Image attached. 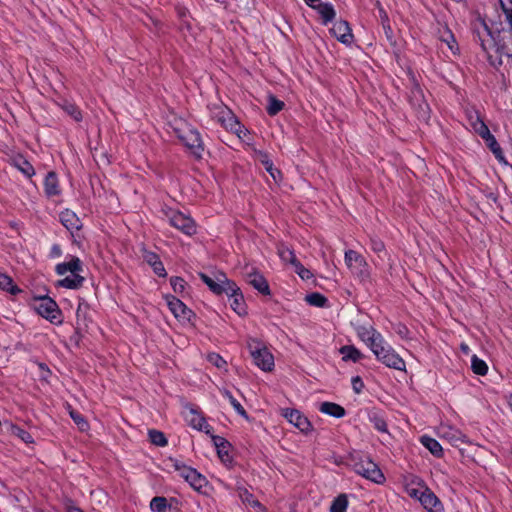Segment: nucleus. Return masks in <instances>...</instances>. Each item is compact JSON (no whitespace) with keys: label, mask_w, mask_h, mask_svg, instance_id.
<instances>
[{"label":"nucleus","mask_w":512,"mask_h":512,"mask_svg":"<svg viewBox=\"0 0 512 512\" xmlns=\"http://www.w3.org/2000/svg\"><path fill=\"white\" fill-rule=\"evenodd\" d=\"M371 351L374 353L377 360L382 362L385 366L400 371L405 370V361L385 342L384 338H382Z\"/></svg>","instance_id":"obj_1"},{"label":"nucleus","mask_w":512,"mask_h":512,"mask_svg":"<svg viewBox=\"0 0 512 512\" xmlns=\"http://www.w3.org/2000/svg\"><path fill=\"white\" fill-rule=\"evenodd\" d=\"M354 471L363 476L364 478L377 483L382 484L385 481V476L378 467L368 456L360 457L353 464Z\"/></svg>","instance_id":"obj_2"},{"label":"nucleus","mask_w":512,"mask_h":512,"mask_svg":"<svg viewBox=\"0 0 512 512\" xmlns=\"http://www.w3.org/2000/svg\"><path fill=\"white\" fill-rule=\"evenodd\" d=\"M176 133L181 142L196 158H202L204 145L201 135L196 129L192 127H186L185 129H176Z\"/></svg>","instance_id":"obj_3"},{"label":"nucleus","mask_w":512,"mask_h":512,"mask_svg":"<svg viewBox=\"0 0 512 512\" xmlns=\"http://www.w3.org/2000/svg\"><path fill=\"white\" fill-rule=\"evenodd\" d=\"M254 364L263 371H271L274 367V357L272 353L262 346L260 342L252 340L248 343Z\"/></svg>","instance_id":"obj_4"},{"label":"nucleus","mask_w":512,"mask_h":512,"mask_svg":"<svg viewBox=\"0 0 512 512\" xmlns=\"http://www.w3.org/2000/svg\"><path fill=\"white\" fill-rule=\"evenodd\" d=\"M199 277L216 295H229V291L234 292V289H236V283L229 280L224 273H217L215 278L205 273H199Z\"/></svg>","instance_id":"obj_5"},{"label":"nucleus","mask_w":512,"mask_h":512,"mask_svg":"<svg viewBox=\"0 0 512 512\" xmlns=\"http://www.w3.org/2000/svg\"><path fill=\"white\" fill-rule=\"evenodd\" d=\"M36 312L50 321L53 324H61L62 323V312L59 309L57 303L50 297L45 296L39 298V300L35 304Z\"/></svg>","instance_id":"obj_6"},{"label":"nucleus","mask_w":512,"mask_h":512,"mask_svg":"<svg viewBox=\"0 0 512 512\" xmlns=\"http://www.w3.org/2000/svg\"><path fill=\"white\" fill-rule=\"evenodd\" d=\"M167 217L169 219L170 225L182 233L189 236L196 233V225L194 220L184 213L171 210L169 213H167Z\"/></svg>","instance_id":"obj_7"},{"label":"nucleus","mask_w":512,"mask_h":512,"mask_svg":"<svg viewBox=\"0 0 512 512\" xmlns=\"http://www.w3.org/2000/svg\"><path fill=\"white\" fill-rule=\"evenodd\" d=\"M174 467L176 471L179 472V475L196 491H201L207 485L206 477L200 474L196 469L178 463H175Z\"/></svg>","instance_id":"obj_8"},{"label":"nucleus","mask_w":512,"mask_h":512,"mask_svg":"<svg viewBox=\"0 0 512 512\" xmlns=\"http://www.w3.org/2000/svg\"><path fill=\"white\" fill-rule=\"evenodd\" d=\"M345 263L350 271L359 277L367 276V262L364 257L354 250L345 252Z\"/></svg>","instance_id":"obj_9"},{"label":"nucleus","mask_w":512,"mask_h":512,"mask_svg":"<svg viewBox=\"0 0 512 512\" xmlns=\"http://www.w3.org/2000/svg\"><path fill=\"white\" fill-rule=\"evenodd\" d=\"M167 305L173 315L181 321H191L192 317H195L194 312L189 309L180 299L173 295L165 297Z\"/></svg>","instance_id":"obj_10"},{"label":"nucleus","mask_w":512,"mask_h":512,"mask_svg":"<svg viewBox=\"0 0 512 512\" xmlns=\"http://www.w3.org/2000/svg\"><path fill=\"white\" fill-rule=\"evenodd\" d=\"M356 333L358 337L365 342L370 349L381 341L382 335L371 325H357Z\"/></svg>","instance_id":"obj_11"},{"label":"nucleus","mask_w":512,"mask_h":512,"mask_svg":"<svg viewBox=\"0 0 512 512\" xmlns=\"http://www.w3.org/2000/svg\"><path fill=\"white\" fill-rule=\"evenodd\" d=\"M218 122L226 129L240 137L241 124L227 108H221L217 114Z\"/></svg>","instance_id":"obj_12"},{"label":"nucleus","mask_w":512,"mask_h":512,"mask_svg":"<svg viewBox=\"0 0 512 512\" xmlns=\"http://www.w3.org/2000/svg\"><path fill=\"white\" fill-rule=\"evenodd\" d=\"M283 416L305 434L312 429V425L309 420L296 409H285Z\"/></svg>","instance_id":"obj_13"},{"label":"nucleus","mask_w":512,"mask_h":512,"mask_svg":"<svg viewBox=\"0 0 512 512\" xmlns=\"http://www.w3.org/2000/svg\"><path fill=\"white\" fill-rule=\"evenodd\" d=\"M330 32L343 44L349 45L353 41L352 30L349 23L345 20L336 21Z\"/></svg>","instance_id":"obj_14"},{"label":"nucleus","mask_w":512,"mask_h":512,"mask_svg":"<svg viewBox=\"0 0 512 512\" xmlns=\"http://www.w3.org/2000/svg\"><path fill=\"white\" fill-rule=\"evenodd\" d=\"M187 421L189 422L190 426H192L194 429H197L208 435H210L213 432L212 427L207 423L205 417L194 408H190L189 413L187 415Z\"/></svg>","instance_id":"obj_15"},{"label":"nucleus","mask_w":512,"mask_h":512,"mask_svg":"<svg viewBox=\"0 0 512 512\" xmlns=\"http://www.w3.org/2000/svg\"><path fill=\"white\" fill-rule=\"evenodd\" d=\"M441 436L455 447H460L462 444L469 442L465 434L450 426L441 429Z\"/></svg>","instance_id":"obj_16"},{"label":"nucleus","mask_w":512,"mask_h":512,"mask_svg":"<svg viewBox=\"0 0 512 512\" xmlns=\"http://www.w3.org/2000/svg\"><path fill=\"white\" fill-rule=\"evenodd\" d=\"M44 192L48 198L59 196L61 194L59 180L57 174L54 171L48 172L45 177Z\"/></svg>","instance_id":"obj_17"},{"label":"nucleus","mask_w":512,"mask_h":512,"mask_svg":"<svg viewBox=\"0 0 512 512\" xmlns=\"http://www.w3.org/2000/svg\"><path fill=\"white\" fill-rule=\"evenodd\" d=\"M247 282L263 295H270V288L264 276L258 272L248 273Z\"/></svg>","instance_id":"obj_18"},{"label":"nucleus","mask_w":512,"mask_h":512,"mask_svg":"<svg viewBox=\"0 0 512 512\" xmlns=\"http://www.w3.org/2000/svg\"><path fill=\"white\" fill-rule=\"evenodd\" d=\"M143 258H144L145 262L152 267V269L156 275H158L159 277L167 276L165 267H164L162 261L160 260L159 256L156 253L151 252V251H145L143 254Z\"/></svg>","instance_id":"obj_19"},{"label":"nucleus","mask_w":512,"mask_h":512,"mask_svg":"<svg viewBox=\"0 0 512 512\" xmlns=\"http://www.w3.org/2000/svg\"><path fill=\"white\" fill-rule=\"evenodd\" d=\"M420 503L429 512H440L442 506L437 496L427 488L424 494H420Z\"/></svg>","instance_id":"obj_20"},{"label":"nucleus","mask_w":512,"mask_h":512,"mask_svg":"<svg viewBox=\"0 0 512 512\" xmlns=\"http://www.w3.org/2000/svg\"><path fill=\"white\" fill-rule=\"evenodd\" d=\"M82 270V262L76 256L71 257L70 261L68 262L57 264L55 267V271L58 275H64L67 272H70L71 274L77 273L81 272Z\"/></svg>","instance_id":"obj_21"},{"label":"nucleus","mask_w":512,"mask_h":512,"mask_svg":"<svg viewBox=\"0 0 512 512\" xmlns=\"http://www.w3.org/2000/svg\"><path fill=\"white\" fill-rule=\"evenodd\" d=\"M59 218L63 226H65L69 231L79 230L82 226L78 216L69 209L62 211Z\"/></svg>","instance_id":"obj_22"},{"label":"nucleus","mask_w":512,"mask_h":512,"mask_svg":"<svg viewBox=\"0 0 512 512\" xmlns=\"http://www.w3.org/2000/svg\"><path fill=\"white\" fill-rule=\"evenodd\" d=\"M12 165L27 178L35 175V169L32 164L20 154L12 158Z\"/></svg>","instance_id":"obj_23"},{"label":"nucleus","mask_w":512,"mask_h":512,"mask_svg":"<svg viewBox=\"0 0 512 512\" xmlns=\"http://www.w3.org/2000/svg\"><path fill=\"white\" fill-rule=\"evenodd\" d=\"M312 8L319 13V15L322 18V23L324 25H327L336 16L335 9H334L333 5L330 3H321L319 1L318 3H315V7H312Z\"/></svg>","instance_id":"obj_24"},{"label":"nucleus","mask_w":512,"mask_h":512,"mask_svg":"<svg viewBox=\"0 0 512 512\" xmlns=\"http://www.w3.org/2000/svg\"><path fill=\"white\" fill-rule=\"evenodd\" d=\"M235 291H229V298L231 300V308L238 314L242 315L246 313L244 298L242 293L240 292V288L236 285Z\"/></svg>","instance_id":"obj_25"},{"label":"nucleus","mask_w":512,"mask_h":512,"mask_svg":"<svg viewBox=\"0 0 512 512\" xmlns=\"http://www.w3.org/2000/svg\"><path fill=\"white\" fill-rule=\"evenodd\" d=\"M79 273L80 272L72 273L71 275L57 281V286L64 287L67 289L80 288L83 285L85 278L81 276Z\"/></svg>","instance_id":"obj_26"},{"label":"nucleus","mask_w":512,"mask_h":512,"mask_svg":"<svg viewBox=\"0 0 512 512\" xmlns=\"http://www.w3.org/2000/svg\"><path fill=\"white\" fill-rule=\"evenodd\" d=\"M319 411L335 418H342L346 414L345 409L334 402H322L319 406Z\"/></svg>","instance_id":"obj_27"},{"label":"nucleus","mask_w":512,"mask_h":512,"mask_svg":"<svg viewBox=\"0 0 512 512\" xmlns=\"http://www.w3.org/2000/svg\"><path fill=\"white\" fill-rule=\"evenodd\" d=\"M343 361H352L354 363L360 361L364 355L353 345L342 346L339 350Z\"/></svg>","instance_id":"obj_28"},{"label":"nucleus","mask_w":512,"mask_h":512,"mask_svg":"<svg viewBox=\"0 0 512 512\" xmlns=\"http://www.w3.org/2000/svg\"><path fill=\"white\" fill-rule=\"evenodd\" d=\"M420 442L425 448H427L431 452V454H433L436 457H442L443 449L436 439L424 435L421 437Z\"/></svg>","instance_id":"obj_29"},{"label":"nucleus","mask_w":512,"mask_h":512,"mask_svg":"<svg viewBox=\"0 0 512 512\" xmlns=\"http://www.w3.org/2000/svg\"><path fill=\"white\" fill-rule=\"evenodd\" d=\"M482 26V33L480 31H477V37H478V41L480 43V46L482 48L483 51H488L490 49V47L492 46V37H491V32L488 28V26L486 25V23H482L481 24Z\"/></svg>","instance_id":"obj_30"},{"label":"nucleus","mask_w":512,"mask_h":512,"mask_svg":"<svg viewBox=\"0 0 512 512\" xmlns=\"http://www.w3.org/2000/svg\"><path fill=\"white\" fill-rule=\"evenodd\" d=\"M210 435L212 437L214 445L217 448L219 457L222 460H224V457L229 456L230 443L225 438H223L221 436H216V435H213L212 433Z\"/></svg>","instance_id":"obj_31"},{"label":"nucleus","mask_w":512,"mask_h":512,"mask_svg":"<svg viewBox=\"0 0 512 512\" xmlns=\"http://www.w3.org/2000/svg\"><path fill=\"white\" fill-rule=\"evenodd\" d=\"M221 394L226 398L228 399V401L230 402V404L232 405V407L234 408V410L241 416H243L244 418H248V415H247V412L246 410L244 409V407L240 404V402L232 395V393L227 390V389H223L221 390Z\"/></svg>","instance_id":"obj_32"},{"label":"nucleus","mask_w":512,"mask_h":512,"mask_svg":"<svg viewBox=\"0 0 512 512\" xmlns=\"http://www.w3.org/2000/svg\"><path fill=\"white\" fill-rule=\"evenodd\" d=\"M238 496L242 500L243 503H246L252 507L261 508L260 502L255 499L252 493H250L245 487L237 488Z\"/></svg>","instance_id":"obj_33"},{"label":"nucleus","mask_w":512,"mask_h":512,"mask_svg":"<svg viewBox=\"0 0 512 512\" xmlns=\"http://www.w3.org/2000/svg\"><path fill=\"white\" fill-rule=\"evenodd\" d=\"M471 369L475 374L480 376H484L488 372L486 362L480 359L477 355H473L471 358Z\"/></svg>","instance_id":"obj_34"},{"label":"nucleus","mask_w":512,"mask_h":512,"mask_svg":"<svg viewBox=\"0 0 512 512\" xmlns=\"http://www.w3.org/2000/svg\"><path fill=\"white\" fill-rule=\"evenodd\" d=\"M284 102L277 99L273 95H269L268 97V106H267V113L270 116H275L278 114L283 108H284Z\"/></svg>","instance_id":"obj_35"},{"label":"nucleus","mask_w":512,"mask_h":512,"mask_svg":"<svg viewBox=\"0 0 512 512\" xmlns=\"http://www.w3.org/2000/svg\"><path fill=\"white\" fill-rule=\"evenodd\" d=\"M168 507V500L163 496H156L150 501V509L153 512H166Z\"/></svg>","instance_id":"obj_36"},{"label":"nucleus","mask_w":512,"mask_h":512,"mask_svg":"<svg viewBox=\"0 0 512 512\" xmlns=\"http://www.w3.org/2000/svg\"><path fill=\"white\" fill-rule=\"evenodd\" d=\"M348 507V499L345 494H340L337 496L331 506H330V512H346Z\"/></svg>","instance_id":"obj_37"},{"label":"nucleus","mask_w":512,"mask_h":512,"mask_svg":"<svg viewBox=\"0 0 512 512\" xmlns=\"http://www.w3.org/2000/svg\"><path fill=\"white\" fill-rule=\"evenodd\" d=\"M0 288L11 294H16L20 291L19 288L13 284L12 278L3 273H0Z\"/></svg>","instance_id":"obj_38"},{"label":"nucleus","mask_w":512,"mask_h":512,"mask_svg":"<svg viewBox=\"0 0 512 512\" xmlns=\"http://www.w3.org/2000/svg\"><path fill=\"white\" fill-rule=\"evenodd\" d=\"M306 302L315 307H324L327 303V298L318 292H313L305 297Z\"/></svg>","instance_id":"obj_39"},{"label":"nucleus","mask_w":512,"mask_h":512,"mask_svg":"<svg viewBox=\"0 0 512 512\" xmlns=\"http://www.w3.org/2000/svg\"><path fill=\"white\" fill-rule=\"evenodd\" d=\"M263 159L261 160L267 172L271 175L275 182L281 180V172L273 166L271 160L268 159L266 154H262Z\"/></svg>","instance_id":"obj_40"},{"label":"nucleus","mask_w":512,"mask_h":512,"mask_svg":"<svg viewBox=\"0 0 512 512\" xmlns=\"http://www.w3.org/2000/svg\"><path fill=\"white\" fill-rule=\"evenodd\" d=\"M61 107L75 121L79 122L82 120V113H81L80 109L74 103L65 101Z\"/></svg>","instance_id":"obj_41"},{"label":"nucleus","mask_w":512,"mask_h":512,"mask_svg":"<svg viewBox=\"0 0 512 512\" xmlns=\"http://www.w3.org/2000/svg\"><path fill=\"white\" fill-rule=\"evenodd\" d=\"M278 254L280 256V258L284 261V262H287V263H290L292 264L293 266L299 261L297 258H296V255L294 253L293 250H291L290 248L288 247H280L278 249Z\"/></svg>","instance_id":"obj_42"},{"label":"nucleus","mask_w":512,"mask_h":512,"mask_svg":"<svg viewBox=\"0 0 512 512\" xmlns=\"http://www.w3.org/2000/svg\"><path fill=\"white\" fill-rule=\"evenodd\" d=\"M369 420L376 430L379 432H387V423L381 415L378 413H371L369 415Z\"/></svg>","instance_id":"obj_43"},{"label":"nucleus","mask_w":512,"mask_h":512,"mask_svg":"<svg viewBox=\"0 0 512 512\" xmlns=\"http://www.w3.org/2000/svg\"><path fill=\"white\" fill-rule=\"evenodd\" d=\"M149 438H150V441L157 446L164 447L167 445V439L161 431L150 430Z\"/></svg>","instance_id":"obj_44"},{"label":"nucleus","mask_w":512,"mask_h":512,"mask_svg":"<svg viewBox=\"0 0 512 512\" xmlns=\"http://www.w3.org/2000/svg\"><path fill=\"white\" fill-rule=\"evenodd\" d=\"M441 40L445 42L448 46V48L452 51V53L456 54L458 51V44L456 42V39L452 32L450 30H447L442 36Z\"/></svg>","instance_id":"obj_45"},{"label":"nucleus","mask_w":512,"mask_h":512,"mask_svg":"<svg viewBox=\"0 0 512 512\" xmlns=\"http://www.w3.org/2000/svg\"><path fill=\"white\" fill-rule=\"evenodd\" d=\"M475 132L484 140L487 136L491 134L487 125L477 117V120L472 124Z\"/></svg>","instance_id":"obj_46"},{"label":"nucleus","mask_w":512,"mask_h":512,"mask_svg":"<svg viewBox=\"0 0 512 512\" xmlns=\"http://www.w3.org/2000/svg\"><path fill=\"white\" fill-rule=\"evenodd\" d=\"M207 361L219 369L225 368L227 365L223 357L214 352L207 355Z\"/></svg>","instance_id":"obj_47"},{"label":"nucleus","mask_w":512,"mask_h":512,"mask_svg":"<svg viewBox=\"0 0 512 512\" xmlns=\"http://www.w3.org/2000/svg\"><path fill=\"white\" fill-rule=\"evenodd\" d=\"M70 416L81 431L88 429L89 425L85 418L77 411H70Z\"/></svg>","instance_id":"obj_48"},{"label":"nucleus","mask_w":512,"mask_h":512,"mask_svg":"<svg viewBox=\"0 0 512 512\" xmlns=\"http://www.w3.org/2000/svg\"><path fill=\"white\" fill-rule=\"evenodd\" d=\"M170 284L175 293L182 294L185 290L186 282L181 277H171Z\"/></svg>","instance_id":"obj_49"},{"label":"nucleus","mask_w":512,"mask_h":512,"mask_svg":"<svg viewBox=\"0 0 512 512\" xmlns=\"http://www.w3.org/2000/svg\"><path fill=\"white\" fill-rule=\"evenodd\" d=\"M295 272L299 275L300 278H302L303 280H308L312 277V273L310 272V270H308L307 268H305L301 263L300 261H298L295 265Z\"/></svg>","instance_id":"obj_50"},{"label":"nucleus","mask_w":512,"mask_h":512,"mask_svg":"<svg viewBox=\"0 0 512 512\" xmlns=\"http://www.w3.org/2000/svg\"><path fill=\"white\" fill-rule=\"evenodd\" d=\"M13 433L25 443L33 442L31 434L20 427H13Z\"/></svg>","instance_id":"obj_51"},{"label":"nucleus","mask_w":512,"mask_h":512,"mask_svg":"<svg viewBox=\"0 0 512 512\" xmlns=\"http://www.w3.org/2000/svg\"><path fill=\"white\" fill-rule=\"evenodd\" d=\"M487 147L491 150V152H495L496 149L500 148L499 143L497 142L496 138L490 134L484 139Z\"/></svg>","instance_id":"obj_52"},{"label":"nucleus","mask_w":512,"mask_h":512,"mask_svg":"<svg viewBox=\"0 0 512 512\" xmlns=\"http://www.w3.org/2000/svg\"><path fill=\"white\" fill-rule=\"evenodd\" d=\"M351 383H352L353 390L357 394H359L363 390V388H364V382H363V380L361 379L360 376L353 377L352 380H351Z\"/></svg>","instance_id":"obj_53"},{"label":"nucleus","mask_w":512,"mask_h":512,"mask_svg":"<svg viewBox=\"0 0 512 512\" xmlns=\"http://www.w3.org/2000/svg\"><path fill=\"white\" fill-rule=\"evenodd\" d=\"M406 491L410 497L418 499V500H420V494L425 493V489L421 490V489H417V488H407Z\"/></svg>","instance_id":"obj_54"},{"label":"nucleus","mask_w":512,"mask_h":512,"mask_svg":"<svg viewBox=\"0 0 512 512\" xmlns=\"http://www.w3.org/2000/svg\"><path fill=\"white\" fill-rule=\"evenodd\" d=\"M492 153L494 154L495 158L498 160L499 163L507 165V161L501 147L496 149V151Z\"/></svg>","instance_id":"obj_55"},{"label":"nucleus","mask_w":512,"mask_h":512,"mask_svg":"<svg viewBox=\"0 0 512 512\" xmlns=\"http://www.w3.org/2000/svg\"><path fill=\"white\" fill-rule=\"evenodd\" d=\"M372 249L375 252H382L384 250V243L381 240L372 239L371 240Z\"/></svg>","instance_id":"obj_56"},{"label":"nucleus","mask_w":512,"mask_h":512,"mask_svg":"<svg viewBox=\"0 0 512 512\" xmlns=\"http://www.w3.org/2000/svg\"><path fill=\"white\" fill-rule=\"evenodd\" d=\"M382 27H383V30H384L387 40L392 43L394 35H393V30L390 26V23H386Z\"/></svg>","instance_id":"obj_57"},{"label":"nucleus","mask_w":512,"mask_h":512,"mask_svg":"<svg viewBox=\"0 0 512 512\" xmlns=\"http://www.w3.org/2000/svg\"><path fill=\"white\" fill-rule=\"evenodd\" d=\"M62 255V249L60 247V245L58 244H54L52 247H51V250H50V256L52 258H56V257H60Z\"/></svg>","instance_id":"obj_58"},{"label":"nucleus","mask_w":512,"mask_h":512,"mask_svg":"<svg viewBox=\"0 0 512 512\" xmlns=\"http://www.w3.org/2000/svg\"><path fill=\"white\" fill-rule=\"evenodd\" d=\"M379 16L382 26L385 25L386 23H390L388 15L382 7L379 8Z\"/></svg>","instance_id":"obj_59"},{"label":"nucleus","mask_w":512,"mask_h":512,"mask_svg":"<svg viewBox=\"0 0 512 512\" xmlns=\"http://www.w3.org/2000/svg\"><path fill=\"white\" fill-rule=\"evenodd\" d=\"M305 3L309 6V7H315V3H318L319 0H304Z\"/></svg>","instance_id":"obj_60"},{"label":"nucleus","mask_w":512,"mask_h":512,"mask_svg":"<svg viewBox=\"0 0 512 512\" xmlns=\"http://www.w3.org/2000/svg\"><path fill=\"white\" fill-rule=\"evenodd\" d=\"M69 512H83V510H81L80 508L78 507H71Z\"/></svg>","instance_id":"obj_61"},{"label":"nucleus","mask_w":512,"mask_h":512,"mask_svg":"<svg viewBox=\"0 0 512 512\" xmlns=\"http://www.w3.org/2000/svg\"><path fill=\"white\" fill-rule=\"evenodd\" d=\"M461 347H462V350H463L464 352H466V353L468 352L469 347H468L467 345L463 344Z\"/></svg>","instance_id":"obj_62"},{"label":"nucleus","mask_w":512,"mask_h":512,"mask_svg":"<svg viewBox=\"0 0 512 512\" xmlns=\"http://www.w3.org/2000/svg\"><path fill=\"white\" fill-rule=\"evenodd\" d=\"M242 133H244V134H245V133H246V130H245V129H244V127L241 125L240 137H239V138H241V137H242V136H241V134H242Z\"/></svg>","instance_id":"obj_63"}]
</instances>
